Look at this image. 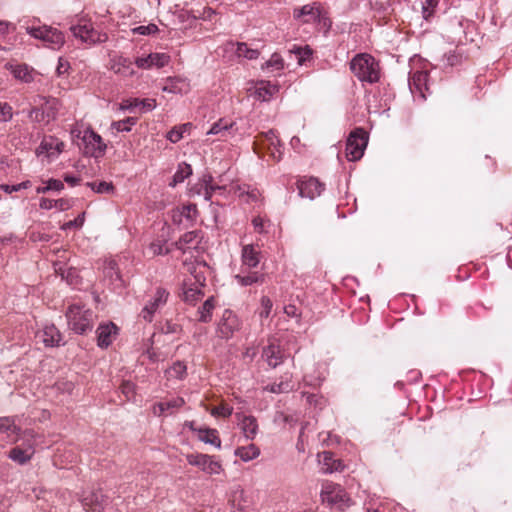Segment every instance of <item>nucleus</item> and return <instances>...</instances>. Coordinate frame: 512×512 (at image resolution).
<instances>
[{
    "label": "nucleus",
    "mask_w": 512,
    "mask_h": 512,
    "mask_svg": "<svg viewBox=\"0 0 512 512\" xmlns=\"http://www.w3.org/2000/svg\"><path fill=\"white\" fill-rule=\"evenodd\" d=\"M266 65L267 67H271L275 70H281L284 67V60L279 54L274 53L266 62Z\"/></svg>",
    "instance_id": "3c124183"
},
{
    "label": "nucleus",
    "mask_w": 512,
    "mask_h": 512,
    "mask_svg": "<svg viewBox=\"0 0 512 512\" xmlns=\"http://www.w3.org/2000/svg\"><path fill=\"white\" fill-rule=\"evenodd\" d=\"M235 279L242 286H249L255 283H263L265 281V275L257 272L249 273L248 275H236Z\"/></svg>",
    "instance_id": "ea45409f"
},
{
    "label": "nucleus",
    "mask_w": 512,
    "mask_h": 512,
    "mask_svg": "<svg viewBox=\"0 0 512 512\" xmlns=\"http://www.w3.org/2000/svg\"><path fill=\"white\" fill-rule=\"evenodd\" d=\"M215 308V299L213 296L209 297L203 305L199 308L198 314L199 318L198 320L200 322H209L211 320L212 311Z\"/></svg>",
    "instance_id": "c9c22d12"
},
{
    "label": "nucleus",
    "mask_w": 512,
    "mask_h": 512,
    "mask_svg": "<svg viewBox=\"0 0 512 512\" xmlns=\"http://www.w3.org/2000/svg\"><path fill=\"white\" fill-rule=\"evenodd\" d=\"M265 389L271 393H287L292 391L294 389V385L292 383V375L286 373L279 383L268 385Z\"/></svg>",
    "instance_id": "2f4dec72"
},
{
    "label": "nucleus",
    "mask_w": 512,
    "mask_h": 512,
    "mask_svg": "<svg viewBox=\"0 0 512 512\" xmlns=\"http://www.w3.org/2000/svg\"><path fill=\"white\" fill-rule=\"evenodd\" d=\"M261 252L253 245H244L242 248L241 259L243 266L251 269L255 268L260 262Z\"/></svg>",
    "instance_id": "cd10ccee"
},
{
    "label": "nucleus",
    "mask_w": 512,
    "mask_h": 512,
    "mask_svg": "<svg viewBox=\"0 0 512 512\" xmlns=\"http://www.w3.org/2000/svg\"><path fill=\"white\" fill-rule=\"evenodd\" d=\"M82 143L83 152L87 156L100 158L105 154L106 144L102 137L91 128L83 130Z\"/></svg>",
    "instance_id": "1a4fd4ad"
},
{
    "label": "nucleus",
    "mask_w": 512,
    "mask_h": 512,
    "mask_svg": "<svg viewBox=\"0 0 512 512\" xmlns=\"http://www.w3.org/2000/svg\"><path fill=\"white\" fill-rule=\"evenodd\" d=\"M198 437L201 441L214 445L216 448L221 447V440L218 436V432L215 429H199Z\"/></svg>",
    "instance_id": "72a5a7b5"
},
{
    "label": "nucleus",
    "mask_w": 512,
    "mask_h": 512,
    "mask_svg": "<svg viewBox=\"0 0 512 512\" xmlns=\"http://www.w3.org/2000/svg\"><path fill=\"white\" fill-rule=\"evenodd\" d=\"M35 434L32 430H26L22 433V439L25 443L22 446L14 447L9 452V458L18 464L27 463L34 455Z\"/></svg>",
    "instance_id": "6e6552de"
},
{
    "label": "nucleus",
    "mask_w": 512,
    "mask_h": 512,
    "mask_svg": "<svg viewBox=\"0 0 512 512\" xmlns=\"http://www.w3.org/2000/svg\"><path fill=\"white\" fill-rule=\"evenodd\" d=\"M31 186V183L30 181H24L22 183H19V184H16V185H8V184H1L0 185V188L6 192V193H12V192H16V191H19L21 189H26L28 187Z\"/></svg>",
    "instance_id": "8fccbe9b"
},
{
    "label": "nucleus",
    "mask_w": 512,
    "mask_h": 512,
    "mask_svg": "<svg viewBox=\"0 0 512 512\" xmlns=\"http://www.w3.org/2000/svg\"><path fill=\"white\" fill-rule=\"evenodd\" d=\"M192 174V168L189 164L183 162L178 165L177 171L173 176V180L170 186L174 187L179 183H182L186 178Z\"/></svg>",
    "instance_id": "4c0bfd02"
},
{
    "label": "nucleus",
    "mask_w": 512,
    "mask_h": 512,
    "mask_svg": "<svg viewBox=\"0 0 512 512\" xmlns=\"http://www.w3.org/2000/svg\"><path fill=\"white\" fill-rule=\"evenodd\" d=\"M0 434H5L6 438L12 442H17L22 438L20 428L15 424L13 418L0 417Z\"/></svg>",
    "instance_id": "393cba45"
},
{
    "label": "nucleus",
    "mask_w": 512,
    "mask_h": 512,
    "mask_svg": "<svg viewBox=\"0 0 512 512\" xmlns=\"http://www.w3.org/2000/svg\"><path fill=\"white\" fill-rule=\"evenodd\" d=\"M88 186L92 188L97 193H112L114 191V186L111 182H93V183H87Z\"/></svg>",
    "instance_id": "a18cd8bd"
},
{
    "label": "nucleus",
    "mask_w": 512,
    "mask_h": 512,
    "mask_svg": "<svg viewBox=\"0 0 512 512\" xmlns=\"http://www.w3.org/2000/svg\"><path fill=\"white\" fill-rule=\"evenodd\" d=\"M159 31L157 25L150 23L149 25H142L132 29L133 34L139 35H154Z\"/></svg>",
    "instance_id": "de8ad7c7"
},
{
    "label": "nucleus",
    "mask_w": 512,
    "mask_h": 512,
    "mask_svg": "<svg viewBox=\"0 0 512 512\" xmlns=\"http://www.w3.org/2000/svg\"><path fill=\"white\" fill-rule=\"evenodd\" d=\"M322 501L330 505H347L349 497L346 491L339 485L332 482H326L321 490Z\"/></svg>",
    "instance_id": "9d476101"
},
{
    "label": "nucleus",
    "mask_w": 512,
    "mask_h": 512,
    "mask_svg": "<svg viewBox=\"0 0 512 512\" xmlns=\"http://www.w3.org/2000/svg\"><path fill=\"white\" fill-rule=\"evenodd\" d=\"M35 106L29 113V118L33 122L48 124L50 121L56 118L58 110L60 108V102L56 98H46L38 96L34 100Z\"/></svg>",
    "instance_id": "7ed1b4c3"
},
{
    "label": "nucleus",
    "mask_w": 512,
    "mask_h": 512,
    "mask_svg": "<svg viewBox=\"0 0 512 512\" xmlns=\"http://www.w3.org/2000/svg\"><path fill=\"white\" fill-rule=\"evenodd\" d=\"M169 293L163 289L158 288L154 295L153 300L144 306L141 311V317L148 322L153 320L154 313L159 309V307L163 306L168 299Z\"/></svg>",
    "instance_id": "ddd939ff"
},
{
    "label": "nucleus",
    "mask_w": 512,
    "mask_h": 512,
    "mask_svg": "<svg viewBox=\"0 0 512 512\" xmlns=\"http://www.w3.org/2000/svg\"><path fill=\"white\" fill-rule=\"evenodd\" d=\"M70 64L66 59L59 58L56 72L58 75H62L68 72Z\"/></svg>",
    "instance_id": "052dcab7"
},
{
    "label": "nucleus",
    "mask_w": 512,
    "mask_h": 512,
    "mask_svg": "<svg viewBox=\"0 0 512 512\" xmlns=\"http://www.w3.org/2000/svg\"><path fill=\"white\" fill-rule=\"evenodd\" d=\"M284 312L289 317H297L298 316V310H297L296 306H294V305L285 306Z\"/></svg>",
    "instance_id": "774afa93"
},
{
    "label": "nucleus",
    "mask_w": 512,
    "mask_h": 512,
    "mask_svg": "<svg viewBox=\"0 0 512 512\" xmlns=\"http://www.w3.org/2000/svg\"><path fill=\"white\" fill-rule=\"evenodd\" d=\"M368 143V135L362 128L350 133L346 143V157L349 161L359 160Z\"/></svg>",
    "instance_id": "0eeeda50"
},
{
    "label": "nucleus",
    "mask_w": 512,
    "mask_h": 512,
    "mask_svg": "<svg viewBox=\"0 0 512 512\" xmlns=\"http://www.w3.org/2000/svg\"><path fill=\"white\" fill-rule=\"evenodd\" d=\"M27 32L34 38L44 42L46 47L59 49L65 43L64 34L50 26L28 27Z\"/></svg>",
    "instance_id": "39448f33"
},
{
    "label": "nucleus",
    "mask_w": 512,
    "mask_h": 512,
    "mask_svg": "<svg viewBox=\"0 0 512 512\" xmlns=\"http://www.w3.org/2000/svg\"><path fill=\"white\" fill-rule=\"evenodd\" d=\"M13 73L16 78L24 82H30L33 79L31 72L26 66L23 65L16 66L13 70Z\"/></svg>",
    "instance_id": "49530a36"
},
{
    "label": "nucleus",
    "mask_w": 512,
    "mask_h": 512,
    "mask_svg": "<svg viewBox=\"0 0 512 512\" xmlns=\"http://www.w3.org/2000/svg\"><path fill=\"white\" fill-rule=\"evenodd\" d=\"M234 126V122H229L225 119H219L211 126L207 132V135H218L219 140H226L235 134L236 129Z\"/></svg>",
    "instance_id": "6ab92c4d"
},
{
    "label": "nucleus",
    "mask_w": 512,
    "mask_h": 512,
    "mask_svg": "<svg viewBox=\"0 0 512 512\" xmlns=\"http://www.w3.org/2000/svg\"><path fill=\"white\" fill-rule=\"evenodd\" d=\"M204 287L205 286H197L195 288H188L187 286L186 289H182V299L186 303L194 305L196 302H198L204 297Z\"/></svg>",
    "instance_id": "473e14b6"
},
{
    "label": "nucleus",
    "mask_w": 512,
    "mask_h": 512,
    "mask_svg": "<svg viewBox=\"0 0 512 512\" xmlns=\"http://www.w3.org/2000/svg\"><path fill=\"white\" fill-rule=\"evenodd\" d=\"M150 249L152 250L154 255H161L168 252L167 249L164 250L163 245L160 242L151 243Z\"/></svg>",
    "instance_id": "69168bd1"
},
{
    "label": "nucleus",
    "mask_w": 512,
    "mask_h": 512,
    "mask_svg": "<svg viewBox=\"0 0 512 512\" xmlns=\"http://www.w3.org/2000/svg\"><path fill=\"white\" fill-rule=\"evenodd\" d=\"M63 188H64V184L60 180H57V179H50L48 181V185L46 186V189L56 190V191H60Z\"/></svg>",
    "instance_id": "e2e57ef3"
},
{
    "label": "nucleus",
    "mask_w": 512,
    "mask_h": 512,
    "mask_svg": "<svg viewBox=\"0 0 512 512\" xmlns=\"http://www.w3.org/2000/svg\"><path fill=\"white\" fill-rule=\"evenodd\" d=\"M83 222H84V216L80 215L75 220H72V221H69V222H66L65 224H63L62 229L67 230L74 226L80 227L83 225Z\"/></svg>",
    "instance_id": "680f3d73"
},
{
    "label": "nucleus",
    "mask_w": 512,
    "mask_h": 512,
    "mask_svg": "<svg viewBox=\"0 0 512 512\" xmlns=\"http://www.w3.org/2000/svg\"><path fill=\"white\" fill-rule=\"evenodd\" d=\"M187 373V366L184 362L176 361L166 370L168 378L183 379Z\"/></svg>",
    "instance_id": "58836bf2"
},
{
    "label": "nucleus",
    "mask_w": 512,
    "mask_h": 512,
    "mask_svg": "<svg viewBox=\"0 0 512 512\" xmlns=\"http://www.w3.org/2000/svg\"><path fill=\"white\" fill-rule=\"evenodd\" d=\"M120 389L127 400H130L135 394V385L130 381H123Z\"/></svg>",
    "instance_id": "603ef678"
},
{
    "label": "nucleus",
    "mask_w": 512,
    "mask_h": 512,
    "mask_svg": "<svg viewBox=\"0 0 512 512\" xmlns=\"http://www.w3.org/2000/svg\"><path fill=\"white\" fill-rule=\"evenodd\" d=\"M278 91L277 87L269 83H260L255 90L257 99L268 101L274 93Z\"/></svg>",
    "instance_id": "e433bc0d"
},
{
    "label": "nucleus",
    "mask_w": 512,
    "mask_h": 512,
    "mask_svg": "<svg viewBox=\"0 0 512 512\" xmlns=\"http://www.w3.org/2000/svg\"><path fill=\"white\" fill-rule=\"evenodd\" d=\"M252 225L257 233H264L265 232V220L260 217H254L252 220Z\"/></svg>",
    "instance_id": "bf43d9fd"
},
{
    "label": "nucleus",
    "mask_w": 512,
    "mask_h": 512,
    "mask_svg": "<svg viewBox=\"0 0 512 512\" xmlns=\"http://www.w3.org/2000/svg\"><path fill=\"white\" fill-rule=\"evenodd\" d=\"M204 189H205L204 198H205L206 201H210L211 198H212L213 192L216 189H220V187L219 186L210 185L208 187H204Z\"/></svg>",
    "instance_id": "338daca9"
},
{
    "label": "nucleus",
    "mask_w": 512,
    "mask_h": 512,
    "mask_svg": "<svg viewBox=\"0 0 512 512\" xmlns=\"http://www.w3.org/2000/svg\"><path fill=\"white\" fill-rule=\"evenodd\" d=\"M117 326L110 322L107 324H101L97 329V343L100 347H108L114 340L117 334Z\"/></svg>",
    "instance_id": "412c9836"
},
{
    "label": "nucleus",
    "mask_w": 512,
    "mask_h": 512,
    "mask_svg": "<svg viewBox=\"0 0 512 512\" xmlns=\"http://www.w3.org/2000/svg\"><path fill=\"white\" fill-rule=\"evenodd\" d=\"M196 213H197L196 205L190 204V205H186V206L182 207L179 216H184L188 220H192L195 217Z\"/></svg>",
    "instance_id": "4d7b16f0"
},
{
    "label": "nucleus",
    "mask_w": 512,
    "mask_h": 512,
    "mask_svg": "<svg viewBox=\"0 0 512 512\" xmlns=\"http://www.w3.org/2000/svg\"><path fill=\"white\" fill-rule=\"evenodd\" d=\"M436 5L435 0H426L423 5V17L428 20L433 15V8Z\"/></svg>",
    "instance_id": "13d9d810"
},
{
    "label": "nucleus",
    "mask_w": 512,
    "mask_h": 512,
    "mask_svg": "<svg viewBox=\"0 0 512 512\" xmlns=\"http://www.w3.org/2000/svg\"><path fill=\"white\" fill-rule=\"evenodd\" d=\"M232 407L226 404H220L211 409V414L216 417H229L232 414Z\"/></svg>",
    "instance_id": "09e8293b"
},
{
    "label": "nucleus",
    "mask_w": 512,
    "mask_h": 512,
    "mask_svg": "<svg viewBox=\"0 0 512 512\" xmlns=\"http://www.w3.org/2000/svg\"><path fill=\"white\" fill-rule=\"evenodd\" d=\"M236 53L239 57H244L247 59H256L259 56V51L256 49H251L245 43H238Z\"/></svg>",
    "instance_id": "79ce46f5"
},
{
    "label": "nucleus",
    "mask_w": 512,
    "mask_h": 512,
    "mask_svg": "<svg viewBox=\"0 0 512 512\" xmlns=\"http://www.w3.org/2000/svg\"><path fill=\"white\" fill-rule=\"evenodd\" d=\"M135 106L141 107L143 111H151L156 107V100L155 99H143L138 100L134 99Z\"/></svg>",
    "instance_id": "864d4df0"
},
{
    "label": "nucleus",
    "mask_w": 512,
    "mask_h": 512,
    "mask_svg": "<svg viewBox=\"0 0 512 512\" xmlns=\"http://www.w3.org/2000/svg\"><path fill=\"white\" fill-rule=\"evenodd\" d=\"M261 306H262V311L260 313V316L267 318L270 315V312H271V309L273 306L272 301L270 300L269 297L263 296L261 298Z\"/></svg>",
    "instance_id": "6e6d98bb"
},
{
    "label": "nucleus",
    "mask_w": 512,
    "mask_h": 512,
    "mask_svg": "<svg viewBox=\"0 0 512 512\" xmlns=\"http://www.w3.org/2000/svg\"><path fill=\"white\" fill-rule=\"evenodd\" d=\"M188 463L192 466L199 467L208 474H219L222 471V465L216 461L213 456L202 453H191L186 455Z\"/></svg>",
    "instance_id": "9b49d317"
},
{
    "label": "nucleus",
    "mask_w": 512,
    "mask_h": 512,
    "mask_svg": "<svg viewBox=\"0 0 512 512\" xmlns=\"http://www.w3.org/2000/svg\"><path fill=\"white\" fill-rule=\"evenodd\" d=\"M235 454L243 461H250L255 458H257L260 454L259 448L254 445L250 444L245 447H239L236 449Z\"/></svg>",
    "instance_id": "f704fd0d"
},
{
    "label": "nucleus",
    "mask_w": 512,
    "mask_h": 512,
    "mask_svg": "<svg viewBox=\"0 0 512 512\" xmlns=\"http://www.w3.org/2000/svg\"><path fill=\"white\" fill-rule=\"evenodd\" d=\"M199 237L198 231H190L185 233L176 243L177 247L181 250H185L188 245L192 244Z\"/></svg>",
    "instance_id": "37998d69"
},
{
    "label": "nucleus",
    "mask_w": 512,
    "mask_h": 512,
    "mask_svg": "<svg viewBox=\"0 0 512 512\" xmlns=\"http://www.w3.org/2000/svg\"><path fill=\"white\" fill-rule=\"evenodd\" d=\"M70 30L75 38L88 45L103 43L108 40L106 33L94 29L92 23L85 19H81L78 24L71 26Z\"/></svg>",
    "instance_id": "20e7f679"
},
{
    "label": "nucleus",
    "mask_w": 512,
    "mask_h": 512,
    "mask_svg": "<svg viewBox=\"0 0 512 512\" xmlns=\"http://www.w3.org/2000/svg\"><path fill=\"white\" fill-rule=\"evenodd\" d=\"M170 61V56L165 53H151L146 57H138L135 60L137 67L141 69H149L151 67L162 68Z\"/></svg>",
    "instance_id": "f3484780"
},
{
    "label": "nucleus",
    "mask_w": 512,
    "mask_h": 512,
    "mask_svg": "<svg viewBox=\"0 0 512 512\" xmlns=\"http://www.w3.org/2000/svg\"><path fill=\"white\" fill-rule=\"evenodd\" d=\"M263 356L266 358L268 364L273 368L278 366L284 358V354L281 351L280 346L274 342H271L264 348Z\"/></svg>",
    "instance_id": "c85d7f7f"
},
{
    "label": "nucleus",
    "mask_w": 512,
    "mask_h": 512,
    "mask_svg": "<svg viewBox=\"0 0 512 512\" xmlns=\"http://www.w3.org/2000/svg\"><path fill=\"white\" fill-rule=\"evenodd\" d=\"M63 148L64 143L62 141L53 136H49L43 138L40 146L37 149V153L39 155L46 154L47 156H54L61 153Z\"/></svg>",
    "instance_id": "b1692460"
},
{
    "label": "nucleus",
    "mask_w": 512,
    "mask_h": 512,
    "mask_svg": "<svg viewBox=\"0 0 512 512\" xmlns=\"http://www.w3.org/2000/svg\"><path fill=\"white\" fill-rule=\"evenodd\" d=\"M42 340L46 346H58L62 340L61 333L54 325H47L42 331Z\"/></svg>",
    "instance_id": "7c9ffc66"
},
{
    "label": "nucleus",
    "mask_w": 512,
    "mask_h": 512,
    "mask_svg": "<svg viewBox=\"0 0 512 512\" xmlns=\"http://www.w3.org/2000/svg\"><path fill=\"white\" fill-rule=\"evenodd\" d=\"M207 266L205 264H196L192 265L189 268L190 274L183 280L182 289H186V287L190 286V288H195L197 286H206V272Z\"/></svg>",
    "instance_id": "4468645a"
},
{
    "label": "nucleus",
    "mask_w": 512,
    "mask_h": 512,
    "mask_svg": "<svg viewBox=\"0 0 512 512\" xmlns=\"http://www.w3.org/2000/svg\"><path fill=\"white\" fill-rule=\"evenodd\" d=\"M66 317L69 327L77 334H85L93 328L95 315L91 309L85 308V306L70 305Z\"/></svg>",
    "instance_id": "f03ea898"
},
{
    "label": "nucleus",
    "mask_w": 512,
    "mask_h": 512,
    "mask_svg": "<svg viewBox=\"0 0 512 512\" xmlns=\"http://www.w3.org/2000/svg\"><path fill=\"white\" fill-rule=\"evenodd\" d=\"M256 144L258 146V153H264L274 162L280 161L282 157V150L280 140L273 130L261 133L257 137Z\"/></svg>",
    "instance_id": "423d86ee"
},
{
    "label": "nucleus",
    "mask_w": 512,
    "mask_h": 512,
    "mask_svg": "<svg viewBox=\"0 0 512 512\" xmlns=\"http://www.w3.org/2000/svg\"><path fill=\"white\" fill-rule=\"evenodd\" d=\"M240 327L238 317L231 311L225 310L217 326V335L222 339H229Z\"/></svg>",
    "instance_id": "f8f14e48"
},
{
    "label": "nucleus",
    "mask_w": 512,
    "mask_h": 512,
    "mask_svg": "<svg viewBox=\"0 0 512 512\" xmlns=\"http://www.w3.org/2000/svg\"><path fill=\"white\" fill-rule=\"evenodd\" d=\"M87 512H103L106 505V496L100 491H92L81 500Z\"/></svg>",
    "instance_id": "2eb2a0df"
},
{
    "label": "nucleus",
    "mask_w": 512,
    "mask_h": 512,
    "mask_svg": "<svg viewBox=\"0 0 512 512\" xmlns=\"http://www.w3.org/2000/svg\"><path fill=\"white\" fill-rule=\"evenodd\" d=\"M54 207L59 209L60 211H65L70 208V202L67 199H58L54 200Z\"/></svg>",
    "instance_id": "0e129e2a"
},
{
    "label": "nucleus",
    "mask_w": 512,
    "mask_h": 512,
    "mask_svg": "<svg viewBox=\"0 0 512 512\" xmlns=\"http://www.w3.org/2000/svg\"><path fill=\"white\" fill-rule=\"evenodd\" d=\"M185 401L181 397L173 398L168 401L159 402L153 406V414L162 416L165 413L173 414L175 410L181 408Z\"/></svg>",
    "instance_id": "bb28decb"
},
{
    "label": "nucleus",
    "mask_w": 512,
    "mask_h": 512,
    "mask_svg": "<svg viewBox=\"0 0 512 512\" xmlns=\"http://www.w3.org/2000/svg\"><path fill=\"white\" fill-rule=\"evenodd\" d=\"M136 123V119L133 117H128L124 120L116 121L112 123V128L117 132L130 131L131 126Z\"/></svg>",
    "instance_id": "c03bdc74"
},
{
    "label": "nucleus",
    "mask_w": 512,
    "mask_h": 512,
    "mask_svg": "<svg viewBox=\"0 0 512 512\" xmlns=\"http://www.w3.org/2000/svg\"><path fill=\"white\" fill-rule=\"evenodd\" d=\"M319 463L324 473H332L335 471H342L344 465L340 459H336L334 454L330 451H324L318 454Z\"/></svg>",
    "instance_id": "aec40b11"
},
{
    "label": "nucleus",
    "mask_w": 512,
    "mask_h": 512,
    "mask_svg": "<svg viewBox=\"0 0 512 512\" xmlns=\"http://www.w3.org/2000/svg\"><path fill=\"white\" fill-rule=\"evenodd\" d=\"M323 189L324 185L313 177L298 181V190L301 197L314 199L322 193Z\"/></svg>",
    "instance_id": "dca6fc26"
},
{
    "label": "nucleus",
    "mask_w": 512,
    "mask_h": 512,
    "mask_svg": "<svg viewBox=\"0 0 512 512\" xmlns=\"http://www.w3.org/2000/svg\"><path fill=\"white\" fill-rule=\"evenodd\" d=\"M164 90L170 93L185 94L190 90V85L185 79L180 77H173L167 79Z\"/></svg>",
    "instance_id": "c756f323"
},
{
    "label": "nucleus",
    "mask_w": 512,
    "mask_h": 512,
    "mask_svg": "<svg viewBox=\"0 0 512 512\" xmlns=\"http://www.w3.org/2000/svg\"><path fill=\"white\" fill-rule=\"evenodd\" d=\"M428 77L426 71H416L409 80L411 91L418 92L422 99L426 98L425 92L428 91Z\"/></svg>",
    "instance_id": "4be33fe9"
},
{
    "label": "nucleus",
    "mask_w": 512,
    "mask_h": 512,
    "mask_svg": "<svg viewBox=\"0 0 512 512\" xmlns=\"http://www.w3.org/2000/svg\"><path fill=\"white\" fill-rule=\"evenodd\" d=\"M110 69L115 74H119L124 77H129L134 74L131 60L122 56H116L111 59Z\"/></svg>",
    "instance_id": "a878e982"
},
{
    "label": "nucleus",
    "mask_w": 512,
    "mask_h": 512,
    "mask_svg": "<svg viewBox=\"0 0 512 512\" xmlns=\"http://www.w3.org/2000/svg\"><path fill=\"white\" fill-rule=\"evenodd\" d=\"M321 10L317 3L307 4L300 9L294 10V17L296 19H302L304 23H310L317 21L320 18Z\"/></svg>",
    "instance_id": "5701e85b"
},
{
    "label": "nucleus",
    "mask_w": 512,
    "mask_h": 512,
    "mask_svg": "<svg viewBox=\"0 0 512 512\" xmlns=\"http://www.w3.org/2000/svg\"><path fill=\"white\" fill-rule=\"evenodd\" d=\"M235 417L238 420V424L247 439H254L258 432V423L254 416H247L242 413H236Z\"/></svg>",
    "instance_id": "a211bd4d"
},
{
    "label": "nucleus",
    "mask_w": 512,
    "mask_h": 512,
    "mask_svg": "<svg viewBox=\"0 0 512 512\" xmlns=\"http://www.w3.org/2000/svg\"><path fill=\"white\" fill-rule=\"evenodd\" d=\"M352 73L362 82L375 83L380 79L378 62L368 53L355 55L350 61Z\"/></svg>",
    "instance_id": "f257e3e1"
},
{
    "label": "nucleus",
    "mask_w": 512,
    "mask_h": 512,
    "mask_svg": "<svg viewBox=\"0 0 512 512\" xmlns=\"http://www.w3.org/2000/svg\"><path fill=\"white\" fill-rule=\"evenodd\" d=\"M190 128V123H185L177 127H174L167 133V139L172 143H177L183 138V134Z\"/></svg>",
    "instance_id": "a19ab883"
},
{
    "label": "nucleus",
    "mask_w": 512,
    "mask_h": 512,
    "mask_svg": "<svg viewBox=\"0 0 512 512\" xmlns=\"http://www.w3.org/2000/svg\"><path fill=\"white\" fill-rule=\"evenodd\" d=\"M12 118V108L7 103L0 102V122L9 121Z\"/></svg>",
    "instance_id": "5fc2aeb1"
}]
</instances>
